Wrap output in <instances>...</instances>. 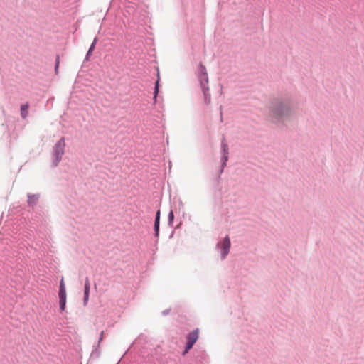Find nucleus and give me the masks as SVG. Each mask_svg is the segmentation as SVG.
Returning <instances> with one entry per match:
<instances>
[{
    "instance_id": "12",
    "label": "nucleus",
    "mask_w": 364,
    "mask_h": 364,
    "mask_svg": "<svg viewBox=\"0 0 364 364\" xmlns=\"http://www.w3.org/2000/svg\"><path fill=\"white\" fill-rule=\"evenodd\" d=\"M37 199H38V198L36 197L35 196H30L28 197V203L31 205H33L36 202Z\"/></svg>"
},
{
    "instance_id": "15",
    "label": "nucleus",
    "mask_w": 364,
    "mask_h": 364,
    "mask_svg": "<svg viewBox=\"0 0 364 364\" xmlns=\"http://www.w3.org/2000/svg\"><path fill=\"white\" fill-rule=\"evenodd\" d=\"M59 63H60L59 56H57L56 61H55V72L56 74H58V72Z\"/></svg>"
},
{
    "instance_id": "19",
    "label": "nucleus",
    "mask_w": 364,
    "mask_h": 364,
    "mask_svg": "<svg viewBox=\"0 0 364 364\" xmlns=\"http://www.w3.org/2000/svg\"><path fill=\"white\" fill-rule=\"evenodd\" d=\"M228 154H223V166H225L226 164V162L228 159Z\"/></svg>"
},
{
    "instance_id": "13",
    "label": "nucleus",
    "mask_w": 364,
    "mask_h": 364,
    "mask_svg": "<svg viewBox=\"0 0 364 364\" xmlns=\"http://www.w3.org/2000/svg\"><path fill=\"white\" fill-rule=\"evenodd\" d=\"M60 308L61 311H64L66 305V300H60Z\"/></svg>"
},
{
    "instance_id": "1",
    "label": "nucleus",
    "mask_w": 364,
    "mask_h": 364,
    "mask_svg": "<svg viewBox=\"0 0 364 364\" xmlns=\"http://www.w3.org/2000/svg\"><path fill=\"white\" fill-rule=\"evenodd\" d=\"M65 146V140L63 138H61L55 144L54 147V157H55V166H57L60 161L62 159L63 155L64 154V148Z\"/></svg>"
},
{
    "instance_id": "6",
    "label": "nucleus",
    "mask_w": 364,
    "mask_h": 364,
    "mask_svg": "<svg viewBox=\"0 0 364 364\" xmlns=\"http://www.w3.org/2000/svg\"><path fill=\"white\" fill-rule=\"evenodd\" d=\"M90 284L88 278L85 279V287H84V305L86 306L88 300H89V295H90Z\"/></svg>"
},
{
    "instance_id": "11",
    "label": "nucleus",
    "mask_w": 364,
    "mask_h": 364,
    "mask_svg": "<svg viewBox=\"0 0 364 364\" xmlns=\"http://www.w3.org/2000/svg\"><path fill=\"white\" fill-rule=\"evenodd\" d=\"M97 38H95L94 39V41H93V42H92V45H91V46H90V49H89V50H88V52H87V55H89L92 52V50H94V48H95V45H96V43H97Z\"/></svg>"
},
{
    "instance_id": "8",
    "label": "nucleus",
    "mask_w": 364,
    "mask_h": 364,
    "mask_svg": "<svg viewBox=\"0 0 364 364\" xmlns=\"http://www.w3.org/2000/svg\"><path fill=\"white\" fill-rule=\"evenodd\" d=\"M28 107L29 105L28 103L21 106V116L23 119H26L27 117Z\"/></svg>"
},
{
    "instance_id": "5",
    "label": "nucleus",
    "mask_w": 364,
    "mask_h": 364,
    "mask_svg": "<svg viewBox=\"0 0 364 364\" xmlns=\"http://www.w3.org/2000/svg\"><path fill=\"white\" fill-rule=\"evenodd\" d=\"M288 111H289V107L287 105L282 104V105H279L278 107H276L273 110V114L275 117H279V116H282L284 114L287 113Z\"/></svg>"
},
{
    "instance_id": "4",
    "label": "nucleus",
    "mask_w": 364,
    "mask_h": 364,
    "mask_svg": "<svg viewBox=\"0 0 364 364\" xmlns=\"http://www.w3.org/2000/svg\"><path fill=\"white\" fill-rule=\"evenodd\" d=\"M199 71H200V75H199L200 82L201 83V80H202L205 86H207V85L208 83V73H207L205 67L203 65L200 64Z\"/></svg>"
},
{
    "instance_id": "3",
    "label": "nucleus",
    "mask_w": 364,
    "mask_h": 364,
    "mask_svg": "<svg viewBox=\"0 0 364 364\" xmlns=\"http://www.w3.org/2000/svg\"><path fill=\"white\" fill-rule=\"evenodd\" d=\"M220 245L221 249L222 257L223 259H224L228 255L230 247V240L229 237L226 236Z\"/></svg>"
},
{
    "instance_id": "16",
    "label": "nucleus",
    "mask_w": 364,
    "mask_h": 364,
    "mask_svg": "<svg viewBox=\"0 0 364 364\" xmlns=\"http://www.w3.org/2000/svg\"><path fill=\"white\" fill-rule=\"evenodd\" d=\"M222 147H223V151L224 154H228V145L225 142L222 143Z\"/></svg>"
},
{
    "instance_id": "9",
    "label": "nucleus",
    "mask_w": 364,
    "mask_h": 364,
    "mask_svg": "<svg viewBox=\"0 0 364 364\" xmlns=\"http://www.w3.org/2000/svg\"><path fill=\"white\" fill-rule=\"evenodd\" d=\"M159 220H160V211L158 210L157 213H156V215L155 224H154V228H155V230L156 232V234L159 233Z\"/></svg>"
},
{
    "instance_id": "10",
    "label": "nucleus",
    "mask_w": 364,
    "mask_h": 364,
    "mask_svg": "<svg viewBox=\"0 0 364 364\" xmlns=\"http://www.w3.org/2000/svg\"><path fill=\"white\" fill-rule=\"evenodd\" d=\"M58 295L60 300H66V290L59 291Z\"/></svg>"
},
{
    "instance_id": "18",
    "label": "nucleus",
    "mask_w": 364,
    "mask_h": 364,
    "mask_svg": "<svg viewBox=\"0 0 364 364\" xmlns=\"http://www.w3.org/2000/svg\"><path fill=\"white\" fill-rule=\"evenodd\" d=\"M158 91H159V82L157 81L156 82V85H155L154 98L156 97L157 94H158Z\"/></svg>"
},
{
    "instance_id": "20",
    "label": "nucleus",
    "mask_w": 364,
    "mask_h": 364,
    "mask_svg": "<svg viewBox=\"0 0 364 364\" xmlns=\"http://www.w3.org/2000/svg\"><path fill=\"white\" fill-rule=\"evenodd\" d=\"M103 334H104V331H102V332H101V334H100V341H102V338H103Z\"/></svg>"
},
{
    "instance_id": "2",
    "label": "nucleus",
    "mask_w": 364,
    "mask_h": 364,
    "mask_svg": "<svg viewBox=\"0 0 364 364\" xmlns=\"http://www.w3.org/2000/svg\"><path fill=\"white\" fill-rule=\"evenodd\" d=\"M198 338V329H196L191 332L186 337L187 343L183 355L187 353L188 350L193 347L197 339Z\"/></svg>"
},
{
    "instance_id": "7",
    "label": "nucleus",
    "mask_w": 364,
    "mask_h": 364,
    "mask_svg": "<svg viewBox=\"0 0 364 364\" xmlns=\"http://www.w3.org/2000/svg\"><path fill=\"white\" fill-rule=\"evenodd\" d=\"M201 87L204 95V102L207 105L210 103V94L209 93V87L208 86H205L201 80Z\"/></svg>"
},
{
    "instance_id": "14",
    "label": "nucleus",
    "mask_w": 364,
    "mask_h": 364,
    "mask_svg": "<svg viewBox=\"0 0 364 364\" xmlns=\"http://www.w3.org/2000/svg\"><path fill=\"white\" fill-rule=\"evenodd\" d=\"M65 286L63 278L61 279L60 282V289L59 291H65Z\"/></svg>"
},
{
    "instance_id": "17",
    "label": "nucleus",
    "mask_w": 364,
    "mask_h": 364,
    "mask_svg": "<svg viewBox=\"0 0 364 364\" xmlns=\"http://www.w3.org/2000/svg\"><path fill=\"white\" fill-rule=\"evenodd\" d=\"M173 218H174L173 213L172 210H171L168 214V220H169L170 223H171L173 222Z\"/></svg>"
}]
</instances>
